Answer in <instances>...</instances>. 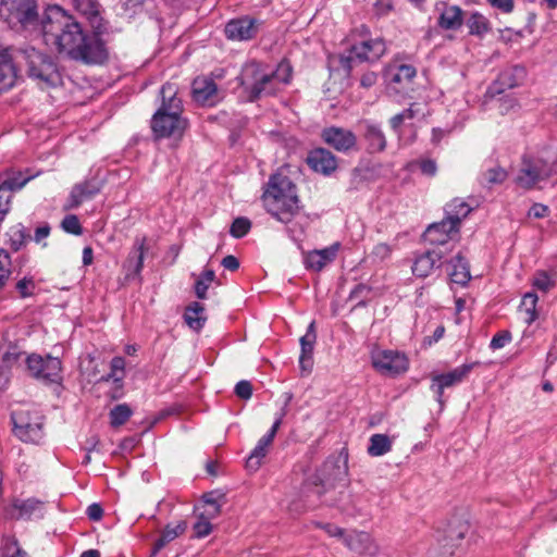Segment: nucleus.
<instances>
[{
	"instance_id": "obj_2",
	"label": "nucleus",
	"mask_w": 557,
	"mask_h": 557,
	"mask_svg": "<svg viewBox=\"0 0 557 557\" xmlns=\"http://www.w3.org/2000/svg\"><path fill=\"white\" fill-rule=\"evenodd\" d=\"M292 66L287 61L278 63L275 71H271L264 64L251 61L244 65L239 79L251 101L262 97L274 95L282 85L289 83Z\"/></svg>"
},
{
	"instance_id": "obj_55",
	"label": "nucleus",
	"mask_w": 557,
	"mask_h": 557,
	"mask_svg": "<svg viewBox=\"0 0 557 557\" xmlns=\"http://www.w3.org/2000/svg\"><path fill=\"white\" fill-rule=\"evenodd\" d=\"M406 121L424 116V110L419 103H412L408 109L401 112Z\"/></svg>"
},
{
	"instance_id": "obj_57",
	"label": "nucleus",
	"mask_w": 557,
	"mask_h": 557,
	"mask_svg": "<svg viewBox=\"0 0 557 557\" xmlns=\"http://www.w3.org/2000/svg\"><path fill=\"white\" fill-rule=\"evenodd\" d=\"M421 172L428 176H434L437 172V165L434 160L426 159L420 162Z\"/></svg>"
},
{
	"instance_id": "obj_34",
	"label": "nucleus",
	"mask_w": 557,
	"mask_h": 557,
	"mask_svg": "<svg viewBox=\"0 0 557 557\" xmlns=\"http://www.w3.org/2000/svg\"><path fill=\"white\" fill-rule=\"evenodd\" d=\"M525 71L523 67L515 66L507 69L498 75L497 84H499L502 88H513L523 79Z\"/></svg>"
},
{
	"instance_id": "obj_59",
	"label": "nucleus",
	"mask_w": 557,
	"mask_h": 557,
	"mask_svg": "<svg viewBox=\"0 0 557 557\" xmlns=\"http://www.w3.org/2000/svg\"><path fill=\"white\" fill-rule=\"evenodd\" d=\"M319 527H321L330 536L333 537H342L344 540V536L346 535L345 531L335 524L325 523L319 524Z\"/></svg>"
},
{
	"instance_id": "obj_31",
	"label": "nucleus",
	"mask_w": 557,
	"mask_h": 557,
	"mask_svg": "<svg viewBox=\"0 0 557 557\" xmlns=\"http://www.w3.org/2000/svg\"><path fill=\"white\" fill-rule=\"evenodd\" d=\"M445 212L446 218L459 227L461 220L471 212V207L463 199L456 198L446 205Z\"/></svg>"
},
{
	"instance_id": "obj_28",
	"label": "nucleus",
	"mask_w": 557,
	"mask_h": 557,
	"mask_svg": "<svg viewBox=\"0 0 557 557\" xmlns=\"http://www.w3.org/2000/svg\"><path fill=\"white\" fill-rule=\"evenodd\" d=\"M447 273L453 283L462 286H465L471 278L469 264L461 256V253H457L450 260Z\"/></svg>"
},
{
	"instance_id": "obj_42",
	"label": "nucleus",
	"mask_w": 557,
	"mask_h": 557,
	"mask_svg": "<svg viewBox=\"0 0 557 557\" xmlns=\"http://www.w3.org/2000/svg\"><path fill=\"white\" fill-rule=\"evenodd\" d=\"M30 180V177H22L21 173L8 175L0 183L1 187H5L9 194H12L15 190H20L23 188L26 183Z\"/></svg>"
},
{
	"instance_id": "obj_30",
	"label": "nucleus",
	"mask_w": 557,
	"mask_h": 557,
	"mask_svg": "<svg viewBox=\"0 0 557 557\" xmlns=\"http://www.w3.org/2000/svg\"><path fill=\"white\" fill-rule=\"evenodd\" d=\"M438 24L444 29H457L462 25V10L457 5H445Z\"/></svg>"
},
{
	"instance_id": "obj_20",
	"label": "nucleus",
	"mask_w": 557,
	"mask_h": 557,
	"mask_svg": "<svg viewBox=\"0 0 557 557\" xmlns=\"http://www.w3.org/2000/svg\"><path fill=\"white\" fill-rule=\"evenodd\" d=\"M193 97L202 106H213L220 99L216 85L210 77H197L193 82Z\"/></svg>"
},
{
	"instance_id": "obj_14",
	"label": "nucleus",
	"mask_w": 557,
	"mask_h": 557,
	"mask_svg": "<svg viewBox=\"0 0 557 557\" xmlns=\"http://www.w3.org/2000/svg\"><path fill=\"white\" fill-rule=\"evenodd\" d=\"M322 139L338 152H349L357 147V137L354 132L338 126H330L322 131Z\"/></svg>"
},
{
	"instance_id": "obj_5",
	"label": "nucleus",
	"mask_w": 557,
	"mask_h": 557,
	"mask_svg": "<svg viewBox=\"0 0 557 557\" xmlns=\"http://www.w3.org/2000/svg\"><path fill=\"white\" fill-rule=\"evenodd\" d=\"M556 173L557 150H544L537 154H527L522 158L515 182L523 189H531L539 182Z\"/></svg>"
},
{
	"instance_id": "obj_49",
	"label": "nucleus",
	"mask_w": 557,
	"mask_h": 557,
	"mask_svg": "<svg viewBox=\"0 0 557 557\" xmlns=\"http://www.w3.org/2000/svg\"><path fill=\"white\" fill-rule=\"evenodd\" d=\"M125 361L122 357H114L111 361V372L107 377L102 380L108 381L113 379L114 381H121L123 379Z\"/></svg>"
},
{
	"instance_id": "obj_9",
	"label": "nucleus",
	"mask_w": 557,
	"mask_h": 557,
	"mask_svg": "<svg viewBox=\"0 0 557 557\" xmlns=\"http://www.w3.org/2000/svg\"><path fill=\"white\" fill-rule=\"evenodd\" d=\"M27 368L30 374L46 383H60L61 375V361L59 358L47 356L46 358L39 355L28 356L26 359Z\"/></svg>"
},
{
	"instance_id": "obj_32",
	"label": "nucleus",
	"mask_w": 557,
	"mask_h": 557,
	"mask_svg": "<svg viewBox=\"0 0 557 557\" xmlns=\"http://www.w3.org/2000/svg\"><path fill=\"white\" fill-rule=\"evenodd\" d=\"M205 307L199 302L190 304L185 311L184 319L187 325L194 331H199L202 329L206 317L203 314Z\"/></svg>"
},
{
	"instance_id": "obj_44",
	"label": "nucleus",
	"mask_w": 557,
	"mask_h": 557,
	"mask_svg": "<svg viewBox=\"0 0 557 557\" xmlns=\"http://www.w3.org/2000/svg\"><path fill=\"white\" fill-rule=\"evenodd\" d=\"M537 302V296L534 293H527L521 301V308L527 313V321L529 323L533 322L536 319L535 314V306Z\"/></svg>"
},
{
	"instance_id": "obj_22",
	"label": "nucleus",
	"mask_w": 557,
	"mask_h": 557,
	"mask_svg": "<svg viewBox=\"0 0 557 557\" xmlns=\"http://www.w3.org/2000/svg\"><path fill=\"white\" fill-rule=\"evenodd\" d=\"M317 341L315 323L312 321L300 338L299 367L304 373H310L313 367V349Z\"/></svg>"
},
{
	"instance_id": "obj_13",
	"label": "nucleus",
	"mask_w": 557,
	"mask_h": 557,
	"mask_svg": "<svg viewBox=\"0 0 557 557\" xmlns=\"http://www.w3.org/2000/svg\"><path fill=\"white\" fill-rule=\"evenodd\" d=\"M347 474V469L344 465H341V460L327 459L321 469L318 471L315 478L322 488H317L315 493L321 496L323 492L335 487L336 482L343 481Z\"/></svg>"
},
{
	"instance_id": "obj_25",
	"label": "nucleus",
	"mask_w": 557,
	"mask_h": 557,
	"mask_svg": "<svg viewBox=\"0 0 557 557\" xmlns=\"http://www.w3.org/2000/svg\"><path fill=\"white\" fill-rule=\"evenodd\" d=\"M18 52L15 57L7 49L0 52V90L11 88L17 78L15 62L18 60Z\"/></svg>"
},
{
	"instance_id": "obj_12",
	"label": "nucleus",
	"mask_w": 557,
	"mask_h": 557,
	"mask_svg": "<svg viewBox=\"0 0 557 557\" xmlns=\"http://www.w3.org/2000/svg\"><path fill=\"white\" fill-rule=\"evenodd\" d=\"M472 363L461 364L447 373L434 374L432 376L431 389L436 395V400L444 405V389L461 383L472 371Z\"/></svg>"
},
{
	"instance_id": "obj_43",
	"label": "nucleus",
	"mask_w": 557,
	"mask_h": 557,
	"mask_svg": "<svg viewBox=\"0 0 557 557\" xmlns=\"http://www.w3.org/2000/svg\"><path fill=\"white\" fill-rule=\"evenodd\" d=\"M9 236L11 247L14 250H18L25 244L28 234L26 233V230L22 224H16L10 228Z\"/></svg>"
},
{
	"instance_id": "obj_63",
	"label": "nucleus",
	"mask_w": 557,
	"mask_h": 557,
	"mask_svg": "<svg viewBox=\"0 0 557 557\" xmlns=\"http://www.w3.org/2000/svg\"><path fill=\"white\" fill-rule=\"evenodd\" d=\"M50 234V226L48 224L41 225L35 231V242L40 243L42 239L47 238Z\"/></svg>"
},
{
	"instance_id": "obj_7",
	"label": "nucleus",
	"mask_w": 557,
	"mask_h": 557,
	"mask_svg": "<svg viewBox=\"0 0 557 557\" xmlns=\"http://www.w3.org/2000/svg\"><path fill=\"white\" fill-rule=\"evenodd\" d=\"M14 434L23 442L39 443L44 436V416L35 409H17L11 414Z\"/></svg>"
},
{
	"instance_id": "obj_33",
	"label": "nucleus",
	"mask_w": 557,
	"mask_h": 557,
	"mask_svg": "<svg viewBox=\"0 0 557 557\" xmlns=\"http://www.w3.org/2000/svg\"><path fill=\"white\" fill-rule=\"evenodd\" d=\"M392 449V440L385 434H373L370 437L368 454L372 457H379L387 454Z\"/></svg>"
},
{
	"instance_id": "obj_41",
	"label": "nucleus",
	"mask_w": 557,
	"mask_h": 557,
	"mask_svg": "<svg viewBox=\"0 0 557 557\" xmlns=\"http://www.w3.org/2000/svg\"><path fill=\"white\" fill-rule=\"evenodd\" d=\"M507 176V171L504 168L495 165L483 172L482 181L487 185L502 184L506 181Z\"/></svg>"
},
{
	"instance_id": "obj_60",
	"label": "nucleus",
	"mask_w": 557,
	"mask_h": 557,
	"mask_svg": "<svg viewBox=\"0 0 557 557\" xmlns=\"http://www.w3.org/2000/svg\"><path fill=\"white\" fill-rule=\"evenodd\" d=\"M547 212H548L547 206L542 205V203H534L529 210V215L536 218V219H541V218L546 216Z\"/></svg>"
},
{
	"instance_id": "obj_6",
	"label": "nucleus",
	"mask_w": 557,
	"mask_h": 557,
	"mask_svg": "<svg viewBox=\"0 0 557 557\" xmlns=\"http://www.w3.org/2000/svg\"><path fill=\"white\" fill-rule=\"evenodd\" d=\"M18 58L26 62L28 75L37 81L40 87H52L61 83V75L50 57L30 48L18 51Z\"/></svg>"
},
{
	"instance_id": "obj_10",
	"label": "nucleus",
	"mask_w": 557,
	"mask_h": 557,
	"mask_svg": "<svg viewBox=\"0 0 557 557\" xmlns=\"http://www.w3.org/2000/svg\"><path fill=\"white\" fill-rule=\"evenodd\" d=\"M417 75L414 66L409 64L392 63L384 72L386 88L389 94H404L407 91Z\"/></svg>"
},
{
	"instance_id": "obj_47",
	"label": "nucleus",
	"mask_w": 557,
	"mask_h": 557,
	"mask_svg": "<svg viewBox=\"0 0 557 557\" xmlns=\"http://www.w3.org/2000/svg\"><path fill=\"white\" fill-rule=\"evenodd\" d=\"M61 226L66 233H70L73 235H81L83 233V228L79 223V220L74 214L66 215L63 219Z\"/></svg>"
},
{
	"instance_id": "obj_53",
	"label": "nucleus",
	"mask_w": 557,
	"mask_h": 557,
	"mask_svg": "<svg viewBox=\"0 0 557 557\" xmlns=\"http://www.w3.org/2000/svg\"><path fill=\"white\" fill-rule=\"evenodd\" d=\"M490 5L503 13H510L513 10V0H487Z\"/></svg>"
},
{
	"instance_id": "obj_23",
	"label": "nucleus",
	"mask_w": 557,
	"mask_h": 557,
	"mask_svg": "<svg viewBox=\"0 0 557 557\" xmlns=\"http://www.w3.org/2000/svg\"><path fill=\"white\" fill-rule=\"evenodd\" d=\"M307 160L313 171L324 175H330L337 169L336 157L330 150L324 148L312 150Z\"/></svg>"
},
{
	"instance_id": "obj_1",
	"label": "nucleus",
	"mask_w": 557,
	"mask_h": 557,
	"mask_svg": "<svg viewBox=\"0 0 557 557\" xmlns=\"http://www.w3.org/2000/svg\"><path fill=\"white\" fill-rule=\"evenodd\" d=\"M47 41L52 40L60 53L86 64H101L108 51L98 34L85 32L82 25L60 7L48 10L42 23Z\"/></svg>"
},
{
	"instance_id": "obj_24",
	"label": "nucleus",
	"mask_w": 557,
	"mask_h": 557,
	"mask_svg": "<svg viewBox=\"0 0 557 557\" xmlns=\"http://www.w3.org/2000/svg\"><path fill=\"white\" fill-rule=\"evenodd\" d=\"M443 251L441 248H434L416 258L412 265V273L418 277L429 276L435 268L441 265Z\"/></svg>"
},
{
	"instance_id": "obj_4",
	"label": "nucleus",
	"mask_w": 557,
	"mask_h": 557,
	"mask_svg": "<svg viewBox=\"0 0 557 557\" xmlns=\"http://www.w3.org/2000/svg\"><path fill=\"white\" fill-rule=\"evenodd\" d=\"M177 94L175 83H166L160 90L161 106L151 119L156 138H181L187 127L186 120L182 117V99Z\"/></svg>"
},
{
	"instance_id": "obj_50",
	"label": "nucleus",
	"mask_w": 557,
	"mask_h": 557,
	"mask_svg": "<svg viewBox=\"0 0 557 557\" xmlns=\"http://www.w3.org/2000/svg\"><path fill=\"white\" fill-rule=\"evenodd\" d=\"M11 198L12 195L7 191V188L0 186V222L10 210Z\"/></svg>"
},
{
	"instance_id": "obj_8",
	"label": "nucleus",
	"mask_w": 557,
	"mask_h": 557,
	"mask_svg": "<svg viewBox=\"0 0 557 557\" xmlns=\"http://www.w3.org/2000/svg\"><path fill=\"white\" fill-rule=\"evenodd\" d=\"M0 15L11 28H25L37 22L38 12L35 0H2Z\"/></svg>"
},
{
	"instance_id": "obj_27",
	"label": "nucleus",
	"mask_w": 557,
	"mask_h": 557,
	"mask_svg": "<svg viewBox=\"0 0 557 557\" xmlns=\"http://www.w3.org/2000/svg\"><path fill=\"white\" fill-rule=\"evenodd\" d=\"M469 524L460 519H455L448 523L444 531V537L442 540L443 547L454 548L458 547L460 542L465 539L469 532Z\"/></svg>"
},
{
	"instance_id": "obj_56",
	"label": "nucleus",
	"mask_w": 557,
	"mask_h": 557,
	"mask_svg": "<svg viewBox=\"0 0 557 557\" xmlns=\"http://www.w3.org/2000/svg\"><path fill=\"white\" fill-rule=\"evenodd\" d=\"M391 252H392L391 246L385 243H380V244L375 245L372 250L373 256L380 260H384L387 257H389Z\"/></svg>"
},
{
	"instance_id": "obj_61",
	"label": "nucleus",
	"mask_w": 557,
	"mask_h": 557,
	"mask_svg": "<svg viewBox=\"0 0 557 557\" xmlns=\"http://www.w3.org/2000/svg\"><path fill=\"white\" fill-rule=\"evenodd\" d=\"M87 516L90 520L98 521L103 516V509L99 504H91L87 508Z\"/></svg>"
},
{
	"instance_id": "obj_45",
	"label": "nucleus",
	"mask_w": 557,
	"mask_h": 557,
	"mask_svg": "<svg viewBox=\"0 0 557 557\" xmlns=\"http://www.w3.org/2000/svg\"><path fill=\"white\" fill-rule=\"evenodd\" d=\"M185 530V522H177L175 525L168 524L159 539L166 545L168 543L172 542L177 536L183 534Z\"/></svg>"
},
{
	"instance_id": "obj_62",
	"label": "nucleus",
	"mask_w": 557,
	"mask_h": 557,
	"mask_svg": "<svg viewBox=\"0 0 557 557\" xmlns=\"http://www.w3.org/2000/svg\"><path fill=\"white\" fill-rule=\"evenodd\" d=\"M221 264L230 271H236L239 268V261L236 257L228 255L222 259Z\"/></svg>"
},
{
	"instance_id": "obj_36",
	"label": "nucleus",
	"mask_w": 557,
	"mask_h": 557,
	"mask_svg": "<svg viewBox=\"0 0 557 557\" xmlns=\"http://www.w3.org/2000/svg\"><path fill=\"white\" fill-rule=\"evenodd\" d=\"M96 193L97 189L88 183L74 186L70 195V205L67 208L78 207L84 199L91 197Z\"/></svg>"
},
{
	"instance_id": "obj_3",
	"label": "nucleus",
	"mask_w": 557,
	"mask_h": 557,
	"mask_svg": "<svg viewBox=\"0 0 557 557\" xmlns=\"http://www.w3.org/2000/svg\"><path fill=\"white\" fill-rule=\"evenodd\" d=\"M262 201L267 212L285 224L292 222L300 210L295 184L281 173L270 177L262 194Z\"/></svg>"
},
{
	"instance_id": "obj_21",
	"label": "nucleus",
	"mask_w": 557,
	"mask_h": 557,
	"mask_svg": "<svg viewBox=\"0 0 557 557\" xmlns=\"http://www.w3.org/2000/svg\"><path fill=\"white\" fill-rule=\"evenodd\" d=\"M148 250L147 238L136 237L134 245L123 264L126 277L138 275L144 267L145 253Z\"/></svg>"
},
{
	"instance_id": "obj_51",
	"label": "nucleus",
	"mask_w": 557,
	"mask_h": 557,
	"mask_svg": "<svg viewBox=\"0 0 557 557\" xmlns=\"http://www.w3.org/2000/svg\"><path fill=\"white\" fill-rule=\"evenodd\" d=\"M194 530L196 532V535L198 537H205L207 535H209L212 531V525L211 523L205 519L203 517H201L194 525Z\"/></svg>"
},
{
	"instance_id": "obj_52",
	"label": "nucleus",
	"mask_w": 557,
	"mask_h": 557,
	"mask_svg": "<svg viewBox=\"0 0 557 557\" xmlns=\"http://www.w3.org/2000/svg\"><path fill=\"white\" fill-rule=\"evenodd\" d=\"M235 393L243 399H249L252 395V386L248 381H240L235 386Z\"/></svg>"
},
{
	"instance_id": "obj_58",
	"label": "nucleus",
	"mask_w": 557,
	"mask_h": 557,
	"mask_svg": "<svg viewBox=\"0 0 557 557\" xmlns=\"http://www.w3.org/2000/svg\"><path fill=\"white\" fill-rule=\"evenodd\" d=\"M511 339L509 333H502L495 335L491 341V348L499 349L503 348Z\"/></svg>"
},
{
	"instance_id": "obj_16",
	"label": "nucleus",
	"mask_w": 557,
	"mask_h": 557,
	"mask_svg": "<svg viewBox=\"0 0 557 557\" xmlns=\"http://www.w3.org/2000/svg\"><path fill=\"white\" fill-rule=\"evenodd\" d=\"M385 42L381 38L364 40L352 46L347 61H376L385 53Z\"/></svg>"
},
{
	"instance_id": "obj_17",
	"label": "nucleus",
	"mask_w": 557,
	"mask_h": 557,
	"mask_svg": "<svg viewBox=\"0 0 557 557\" xmlns=\"http://www.w3.org/2000/svg\"><path fill=\"white\" fill-rule=\"evenodd\" d=\"M339 243H334L323 249L308 251L305 255L304 262L308 270L320 272L327 264L332 263L339 250Z\"/></svg>"
},
{
	"instance_id": "obj_15",
	"label": "nucleus",
	"mask_w": 557,
	"mask_h": 557,
	"mask_svg": "<svg viewBox=\"0 0 557 557\" xmlns=\"http://www.w3.org/2000/svg\"><path fill=\"white\" fill-rule=\"evenodd\" d=\"M283 413H281L274 421L270 431L263 435L257 443L256 447L247 459V468L251 471H256L261 466V460L268 453V447L272 444L275 434L282 423Z\"/></svg>"
},
{
	"instance_id": "obj_11",
	"label": "nucleus",
	"mask_w": 557,
	"mask_h": 557,
	"mask_svg": "<svg viewBox=\"0 0 557 557\" xmlns=\"http://www.w3.org/2000/svg\"><path fill=\"white\" fill-rule=\"evenodd\" d=\"M373 367L384 375L395 376L408 369L405 355L394 350H377L371 356Z\"/></svg>"
},
{
	"instance_id": "obj_35",
	"label": "nucleus",
	"mask_w": 557,
	"mask_h": 557,
	"mask_svg": "<svg viewBox=\"0 0 557 557\" xmlns=\"http://www.w3.org/2000/svg\"><path fill=\"white\" fill-rule=\"evenodd\" d=\"M17 510V518L29 519L34 516L41 515L42 505L37 499H26L14 504Z\"/></svg>"
},
{
	"instance_id": "obj_29",
	"label": "nucleus",
	"mask_w": 557,
	"mask_h": 557,
	"mask_svg": "<svg viewBox=\"0 0 557 557\" xmlns=\"http://www.w3.org/2000/svg\"><path fill=\"white\" fill-rule=\"evenodd\" d=\"M363 137L368 143L370 152H381L386 147V138L381 127L373 123L366 121Z\"/></svg>"
},
{
	"instance_id": "obj_64",
	"label": "nucleus",
	"mask_w": 557,
	"mask_h": 557,
	"mask_svg": "<svg viewBox=\"0 0 557 557\" xmlns=\"http://www.w3.org/2000/svg\"><path fill=\"white\" fill-rule=\"evenodd\" d=\"M376 82V74L373 72H369L362 75L361 85L366 88L373 86Z\"/></svg>"
},
{
	"instance_id": "obj_40",
	"label": "nucleus",
	"mask_w": 557,
	"mask_h": 557,
	"mask_svg": "<svg viewBox=\"0 0 557 557\" xmlns=\"http://www.w3.org/2000/svg\"><path fill=\"white\" fill-rule=\"evenodd\" d=\"M132 416V410L126 404L115 406L110 411L111 425L116 428L123 425Z\"/></svg>"
},
{
	"instance_id": "obj_46",
	"label": "nucleus",
	"mask_w": 557,
	"mask_h": 557,
	"mask_svg": "<svg viewBox=\"0 0 557 557\" xmlns=\"http://www.w3.org/2000/svg\"><path fill=\"white\" fill-rule=\"evenodd\" d=\"M251 223L246 218H237L231 225L230 233L235 238L244 237L250 230Z\"/></svg>"
},
{
	"instance_id": "obj_18",
	"label": "nucleus",
	"mask_w": 557,
	"mask_h": 557,
	"mask_svg": "<svg viewBox=\"0 0 557 557\" xmlns=\"http://www.w3.org/2000/svg\"><path fill=\"white\" fill-rule=\"evenodd\" d=\"M458 230L459 227L454 222L445 218L441 222L430 225L424 233V238L431 245L443 246L457 235Z\"/></svg>"
},
{
	"instance_id": "obj_48",
	"label": "nucleus",
	"mask_w": 557,
	"mask_h": 557,
	"mask_svg": "<svg viewBox=\"0 0 557 557\" xmlns=\"http://www.w3.org/2000/svg\"><path fill=\"white\" fill-rule=\"evenodd\" d=\"M554 281L544 271L536 272L533 278V286L539 290L546 293L554 286Z\"/></svg>"
},
{
	"instance_id": "obj_26",
	"label": "nucleus",
	"mask_w": 557,
	"mask_h": 557,
	"mask_svg": "<svg viewBox=\"0 0 557 557\" xmlns=\"http://www.w3.org/2000/svg\"><path fill=\"white\" fill-rule=\"evenodd\" d=\"M225 34L232 40H247L256 34L255 21L248 17L230 21Z\"/></svg>"
},
{
	"instance_id": "obj_38",
	"label": "nucleus",
	"mask_w": 557,
	"mask_h": 557,
	"mask_svg": "<svg viewBox=\"0 0 557 557\" xmlns=\"http://www.w3.org/2000/svg\"><path fill=\"white\" fill-rule=\"evenodd\" d=\"M74 9L87 18L96 17L99 14V3L97 0H72Z\"/></svg>"
},
{
	"instance_id": "obj_19",
	"label": "nucleus",
	"mask_w": 557,
	"mask_h": 557,
	"mask_svg": "<svg viewBox=\"0 0 557 557\" xmlns=\"http://www.w3.org/2000/svg\"><path fill=\"white\" fill-rule=\"evenodd\" d=\"M344 544L352 552L359 555L375 556L379 553V546L372 540L371 535L363 531H351L344 536Z\"/></svg>"
},
{
	"instance_id": "obj_37",
	"label": "nucleus",
	"mask_w": 557,
	"mask_h": 557,
	"mask_svg": "<svg viewBox=\"0 0 557 557\" xmlns=\"http://www.w3.org/2000/svg\"><path fill=\"white\" fill-rule=\"evenodd\" d=\"M467 26L471 35L482 36L490 30L488 20L479 12L472 13L467 20Z\"/></svg>"
},
{
	"instance_id": "obj_39",
	"label": "nucleus",
	"mask_w": 557,
	"mask_h": 557,
	"mask_svg": "<svg viewBox=\"0 0 557 557\" xmlns=\"http://www.w3.org/2000/svg\"><path fill=\"white\" fill-rule=\"evenodd\" d=\"M214 280L215 273L213 270H205L202 272L195 283V293L198 298L205 299L207 297V290Z\"/></svg>"
},
{
	"instance_id": "obj_54",
	"label": "nucleus",
	"mask_w": 557,
	"mask_h": 557,
	"mask_svg": "<svg viewBox=\"0 0 557 557\" xmlns=\"http://www.w3.org/2000/svg\"><path fill=\"white\" fill-rule=\"evenodd\" d=\"M35 284L32 278L24 277L20 280L16 284V288L20 292L22 297H27L32 294V290L34 289Z\"/></svg>"
}]
</instances>
